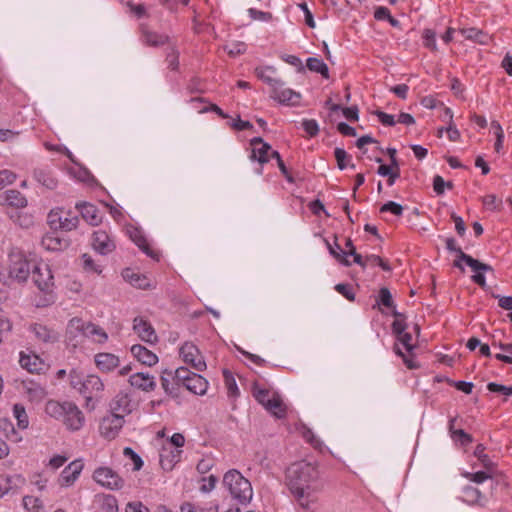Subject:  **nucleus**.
<instances>
[{
    "label": "nucleus",
    "mask_w": 512,
    "mask_h": 512,
    "mask_svg": "<svg viewBox=\"0 0 512 512\" xmlns=\"http://www.w3.org/2000/svg\"><path fill=\"white\" fill-rule=\"evenodd\" d=\"M286 484L298 504L310 509L323 489L317 463L306 460L292 463L286 470Z\"/></svg>",
    "instance_id": "1"
},
{
    "label": "nucleus",
    "mask_w": 512,
    "mask_h": 512,
    "mask_svg": "<svg viewBox=\"0 0 512 512\" xmlns=\"http://www.w3.org/2000/svg\"><path fill=\"white\" fill-rule=\"evenodd\" d=\"M30 274V264L25 253L19 248H11L8 252L7 261L0 263V282L6 286L24 284Z\"/></svg>",
    "instance_id": "2"
},
{
    "label": "nucleus",
    "mask_w": 512,
    "mask_h": 512,
    "mask_svg": "<svg viewBox=\"0 0 512 512\" xmlns=\"http://www.w3.org/2000/svg\"><path fill=\"white\" fill-rule=\"evenodd\" d=\"M255 75L270 86V97L282 104L295 105L299 103L300 93L285 87L284 81L277 77V70L273 66H259L255 68Z\"/></svg>",
    "instance_id": "3"
},
{
    "label": "nucleus",
    "mask_w": 512,
    "mask_h": 512,
    "mask_svg": "<svg viewBox=\"0 0 512 512\" xmlns=\"http://www.w3.org/2000/svg\"><path fill=\"white\" fill-rule=\"evenodd\" d=\"M70 385L85 398V406L91 410L95 405L93 399H97L104 391V383L97 375L91 374L82 377L76 370L69 374Z\"/></svg>",
    "instance_id": "4"
},
{
    "label": "nucleus",
    "mask_w": 512,
    "mask_h": 512,
    "mask_svg": "<svg viewBox=\"0 0 512 512\" xmlns=\"http://www.w3.org/2000/svg\"><path fill=\"white\" fill-rule=\"evenodd\" d=\"M223 484L239 503L247 504L252 499L251 483L238 470L232 469L226 472L223 477Z\"/></svg>",
    "instance_id": "5"
},
{
    "label": "nucleus",
    "mask_w": 512,
    "mask_h": 512,
    "mask_svg": "<svg viewBox=\"0 0 512 512\" xmlns=\"http://www.w3.org/2000/svg\"><path fill=\"white\" fill-rule=\"evenodd\" d=\"M78 333L91 339L94 343L104 344L108 341V334L99 325L74 317L67 325L68 340L72 342V338L76 337Z\"/></svg>",
    "instance_id": "6"
},
{
    "label": "nucleus",
    "mask_w": 512,
    "mask_h": 512,
    "mask_svg": "<svg viewBox=\"0 0 512 512\" xmlns=\"http://www.w3.org/2000/svg\"><path fill=\"white\" fill-rule=\"evenodd\" d=\"M175 377L187 390L196 394L204 395L208 388V381L201 375L191 372L187 368L180 367L175 370Z\"/></svg>",
    "instance_id": "7"
},
{
    "label": "nucleus",
    "mask_w": 512,
    "mask_h": 512,
    "mask_svg": "<svg viewBox=\"0 0 512 512\" xmlns=\"http://www.w3.org/2000/svg\"><path fill=\"white\" fill-rule=\"evenodd\" d=\"M48 223L52 229H60L64 231H71L75 229L79 223L76 215L63 208H56L48 214Z\"/></svg>",
    "instance_id": "8"
},
{
    "label": "nucleus",
    "mask_w": 512,
    "mask_h": 512,
    "mask_svg": "<svg viewBox=\"0 0 512 512\" xmlns=\"http://www.w3.org/2000/svg\"><path fill=\"white\" fill-rule=\"evenodd\" d=\"M93 479L110 490H119L124 486V480L109 467L97 468L93 473Z\"/></svg>",
    "instance_id": "9"
},
{
    "label": "nucleus",
    "mask_w": 512,
    "mask_h": 512,
    "mask_svg": "<svg viewBox=\"0 0 512 512\" xmlns=\"http://www.w3.org/2000/svg\"><path fill=\"white\" fill-rule=\"evenodd\" d=\"M33 281L40 291L50 294L54 286L52 271L48 264L40 263L32 270Z\"/></svg>",
    "instance_id": "10"
},
{
    "label": "nucleus",
    "mask_w": 512,
    "mask_h": 512,
    "mask_svg": "<svg viewBox=\"0 0 512 512\" xmlns=\"http://www.w3.org/2000/svg\"><path fill=\"white\" fill-rule=\"evenodd\" d=\"M33 339L43 345H53L59 340V333L52 327L42 323H33L29 326Z\"/></svg>",
    "instance_id": "11"
},
{
    "label": "nucleus",
    "mask_w": 512,
    "mask_h": 512,
    "mask_svg": "<svg viewBox=\"0 0 512 512\" xmlns=\"http://www.w3.org/2000/svg\"><path fill=\"white\" fill-rule=\"evenodd\" d=\"M61 421L68 430L78 431L84 426L85 416L74 402L69 401Z\"/></svg>",
    "instance_id": "12"
},
{
    "label": "nucleus",
    "mask_w": 512,
    "mask_h": 512,
    "mask_svg": "<svg viewBox=\"0 0 512 512\" xmlns=\"http://www.w3.org/2000/svg\"><path fill=\"white\" fill-rule=\"evenodd\" d=\"M180 355L183 361L190 364L195 370L203 371L206 369V363L201 356L200 351L193 343H184L180 348Z\"/></svg>",
    "instance_id": "13"
},
{
    "label": "nucleus",
    "mask_w": 512,
    "mask_h": 512,
    "mask_svg": "<svg viewBox=\"0 0 512 512\" xmlns=\"http://www.w3.org/2000/svg\"><path fill=\"white\" fill-rule=\"evenodd\" d=\"M446 248L451 251V252H455L457 253V255H459V259L460 260H464V262L473 270V271H478V270H483V271H492L493 268L492 266L488 265V264H485V263H482L480 262L479 260L477 259H474L473 257H471L470 255L464 253L462 251V249L457 246V243L455 241L454 238H448L446 240Z\"/></svg>",
    "instance_id": "14"
},
{
    "label": "nucleus",
    "mask_w": 512,
    "mask_h": 512,
    "mask_svg": "<svg viewBox=\"0 0 512 512\" xmlns=\"http://www.w3.org/2000/svg\"><path fill=\"white\" fill-rule=\"evenodd\" d=\"M84 468V463L81 459H76L69 463L61 472L58 478V484L61 487H70L72 486L76 480L79 478L82 470Z\"/></svg>",
    "instance_id": "15"
},
{
    "label": "nucleus",
    "mask_w": 512,
    "mask_h": 512,
    "mask_svg": "<svg viewBox=\"0 0 512 512\" xmlns=\"http://www.w3.org/2000/svg\"><path fill=\"white\" fill-rule=\"evenodd\" d=\"M91 245L101 255H107L116 248L114 240L105 230H97L93 233Z\"/></svg>",
    "instance_id": "16"
},
{
    "label": "nucleus",
    "mask_w": 512,
    "mask_h": 512,
    "mask_svg": "<svg viewBox=\"0 0 512 512\" xmlns=\"http://www.w3.org/2000/svg\"><path fill=\"white\" fill-rule=\"evenodd\" d=\"M21 391L22 393L29 399V401L34 403H39L45 399L47 396V391L45 386L40 383L32 380L25 379L21 381Z\"/></svg>",
    "instance_id": "17"
},
{
    "label": "nucleus",
    "mask_w": 512,
    "mask_h": 512,
    "mask_svg": "<svg viewBox=\"0 0 512 512\" xmlns=\"http://www.w3.org/2000/svg\"><path fill=\"white\" fill-rule=\"evenodd\" d=\"M133 330L138 337L147 343L154 344L158 341V336L151 323L143 317H135L133 320Z\"/></svg>",
    "instance_id": "18"
},
{
    "label": "nucleus",
    "mask_w": 512,
    "mask_h": 512,
    "mask_svg": "<svg viewBox=\"0 0 512 512\" xmlns=\"http://www.w3.org/2000/svg\"><path fill=\"white\" fill-rule=\"evenodd\" d=\"M124 423V419L111 413L104 417L100 423V434L106 439H114L119 433Z\"/></svg>",
    "instance_id": "19"
},
{
    "label": "nucleus",
    "mask_w": 512,
    "mask_h": 512,
    "mask_svg": "<svg viewBox=\"0 0 512 512\" xmlns=\"http://www.w3.org/2000/svg\"><path fill=\"white\" fill-rule=\"evenodd\" d=\"M252 147L250 159L257 161L261 166L269 162V152L271 146L266 143L261 137H254L250 140Z\"/></svg>",
    "instance_id": "20"
},
{
    "label": "nucleus",
    "mask_w": 512,
    "mask_h": 512,
    "mask_svg": "<svg viewBox=\"0 0 512 512\" xmlns=\"http://www.w3.org/2000/svg\"><path fill=\"white\" fill-rule=\"evenodd\" d=\"M111 413L122 417L128 415L132 411V404L130 396L127 392H118L110 402Z\"/></svg>",
    "instance_id": "21"
},
{
    "label": "nucleus",
    "mask_w": 512,
    "mask_h": 512,
    "mask_svg": "<svg viewBox=\"0 0 512 512\" xmlns=\"http://www.w3.org/2000/svg\"><path fill=\"white\" fill-rule=\"evenodd\" d=\"M19 363L23 369L30 373H40L45 369V362L34 353H20Z\"/></svg>",
    "instance_id": "22"
},
{
    "label": "nucleus",
    "mask_w": 512,
    "mask_h": 512,
    "mask_svg": "<svg viewBox=\"0 0 512 512\" xmlns=\"http://www.w3.org/2000/svg\"><path fill=\"white\" fill-rule=\"evenodd\" d=\"M94 362L101 372L108 373L119 366L120 359L115 354L101 352L94 356Z\"/></svg>",
    "instance_id": "23"
},
{
    "label": "nucleus",
    "mask_w": 512,
    "mask_h": 512,
    "mask_svg": "<svg viewBox=\"0 0 512 512\" xmlns=\"http://www.w3.org/2000/svg\"><path fill=\"white\" fill-rule=\"evenodd\" d=\"M129 236L131 240L149 257L154 260H159L160 254L158 251L153 250L143 232L138 228H132L129 230Z\"/></svg>",
    "instance_id": "24"
},
{
    "label": "nucleus",
    "mask_w": 512,
    "mask_h": 512,
    "mask_svg": "<svg viewBox=\"0 0 512 512\" xmlns=\"http://www.w3.org/2000/svg\"><path fill=\"white\" fill-rule=\"evenodd\" d=\"M181 454V449L164 446L160 452V465L162 469L165 471H171L181 460Z\"/></svg>",
    "instance_id": "25"
},
{
    "label": "nucleus",
    "mask_w": 512,
    "mask_h": 512,
    "mask_svg": "<svg viewBox=\"0 0 512 512\" xmlns=\"http://www.w3.org/2000/svg\"><path fill=\"white\" fill-rule=\"evenodd\" d=\"M129 383L132 387L145 392H151L156 387L155 379L149 373H134L129 377Z\"/></svg>",
    "instance_id": "26"
},
{
    "label": "nucleus",
    "mask_w": 512,
    "mask_h": 512,
    "mask_svg": "<svg viewBox=\"0 0 512 512\" xmlns=\"http://www.w3.org/2000/svg\"><path fill=\"white\" fill-rule=\"evenodd\" d=\"M76 208L80 211L82 218L92 226H97L102 222V215L99 209L91 203H78Z\"/></svg>",
    "instance_id": "27"
},
{
    "label": "nucleus",
    "mask_w": 512,
    "mask_h": 512,
    "mask_svg": "<svg viewBox=\"0 0 512 512\" xmlns=\"http://www.w3.org/2000/svg\"><path fill=\"white\" fill-rule=\"evenodd\" d=\"M141 40L144 44L152 47H159L170 43L168 35L151 31L145 26H141Z\"/></svg>",
    "instance_id": "28"
},
{
    "label": "nucleus",
    "mask_w": 512,
    "mask_h": 512,
    "mask_svg": "<svg viewBox=\"0 0 512 512\" xmlns=\"http://www.w3.org/2000/svg\"><path fill=\"white\" fill-rule=\"evenodd\" d=\"M130 351L135 359L146 366L151 367L158 362L157 355L140 344L133 345Z\"/></svg>",
    "instance_id": "29"
},
{
    "label": "nucleus",
    "mask_w": 512,
    "mask_h": 512,
    "mask_svg": "<svg viewBox=\"0 0 512 512\" xmlns=\"http://www.w3.org/2000/svg\"><path fill=\"white\" fill-rule=\"evenodd\" d=\"M123 278L129 282L132 286L140 289H147L150 287L149 279L133 269L127 268L122 272Z\"/></svg>",
    "instance_id": "30"
},
{
    "label": "nucleus",
    "mask_w": 512,
    "mask_h": 512,
    "mask_svg": "<svg viewBox=\"0 0 512 512\" xmlns=\"http://www.w3.org/2000/svg\"><path fill=\"white\" fill-rule=\"evenodd\" d=\"M69 243L53 233L46 234L41 240V246L47 251H61L67 248Z\"/></svg>",
    "instance_id": "31"
},
{
    "label": "nucleus",
    "mask_w": 512,
    "mask_h": 512,
    "mask_svg": "<svg viewBox=\"0 0 512 512\" xmlns=\"http://www.w3.org/2000/svg\"><path fill=\"white\" fill-rule=\"evenodd\" d=\"M3 204L15 208H24L27 205L26 198L18 190H7L0 196Z\"/></svg>",
    "instance_id": "32"
},
{
    "label": "nucleus",
    "mask_w": 512,
    "mask_h": 512,
    "mask_svg": "<svg viewBox=\"0 0 512 512\" xmlns=\"http://www.w3.org/2000/svg\"><path fill=\"white\" fill-rule=\"evenodd\" d=\"M265 408L277 418H284L286 415V405L276 392L272 393L271 399Z\"/></svg>",
    "instance_id": "33"
},
{
    "label": "nucleus",
    "mask_w": 512,
    "mask_h": 512,
    "mask_svg": "<svg viewBox=\"0 0 512 512\" xmlns=\"http://www.w3.org/2000/svg\"><path fill=\"white\" fill-rule=\"evenodd\" d=\"M67 404H69V401L49 400L45 404V413L56 420H62Z\"/></svg>",
    "instance_id": "34"
},
{
    "label": "nucleus",
    "mask_w": 512,
    "mask_h": 512,
    "mask_svg": "<svg viewBox=\"0 0 512 512\" xmlns=\"http://www.w3.org/2000/svg\"><path fill=\"white\" fill-rule=\"evenodd\" d=\"M161 385L164 391L169 394L176 396L177 395V379L175 377V373L173 374L171 371L165 370L161 375Z\"/></svg>",
    "instance_id": "35"
},
{
    "label": "nucleus",
    "mask_w": 512,
    "mask_h": 512,
    "mask_svg": "<svg viewBox=\"0 0 512 512\" xmlns=\"http://www.w3.org/2000/svg\"><path fill=\"white\" fill-rule=\"evenodd\" d=\"M35 179L48 189H54L57 186V179L50 171L37 169L34 171Z\"/></svg>",
    "instance_id": "36"
},
{
    "label": "nucleus",
    "mask_w": 512,
    "mask_h": 512,
    "mask_svg": "<svg viewBox=\"0 0 512 512\" xmlns=\"http://www.w3.org/2000/svg\"><path fill=\"white\" fill-rule=\"evenodd\" d=\"M483 495L478 488L466 486L463 488V501L470 504H482Z\"/></svg>",
    "instance_id": "37"
},
{
    "label": "nucleus",
    "mask_w": 512,
    "mask_h": 512,
    "mask_svg": "<svg viewBox=\"0 0 512 512\" xmlns=\"http://www.w3.org/2000/svg\"><path fill=\"white\" fill-rule=\"evenodd\" d=\"M0 429L9 441L17 443L22 440V436L16 431L13 423L8 419H2L0 421Z\"/></svg>",
    "instance_id": "38"
},
{
    "label": "nucleus",
    "mask_w": 512,
    "mask_h": 512,
    "mask_svg": "<svg viewBox=\"0 0 512 512\" xmlns=\"http://www.w3.org/2000/svg\"><path fill=\"white\" fill-rule=\"evenodd\" d=\"M307 68L310 71L316 72L321 74L323 77L328 78L329 77V70L326 63L318 58L310 57L307 59L306 63Z\"/></svg>",
    "instance_id": "39"
},
{
    "label": "nucleus",
    "mask_w": 512,
    "mask_h": 512,
    "mask_svg": "<svg viewBox=\"0 0 512 512\" xmlns=\"http://www.w3.org/2000/svg\"><path fill=\"white\" fill-rule=\"evenodd\" d=\"M474 455L478 458L483 467L489 471H494L495 463L485 454V446L478 444L474 450Z\"/></svg>",
    "instance_id": "40"
},
{
    "label": "nucleus",
    "mask_w": 512,
    "mask_h": 512,
    "mask_svg": "<svg viewBox=\"0 0 512 512\" xmlns=\"http://www.w3.org/2000/svg\"><path fill=\"white\" fill-rule=\"evenodd\" d=\"M454 422H455V419H451L450 420L449 430H450V433H451V437L455 441H459L461 443V445H463V446H466V445L470 444L473 441L472 436L469 435L468 433H466L462 429L454 430L453 429Z\"/></svg>",
    "instance_id": "41"
},
{
    "label": "nucleus",
    "mask_w": 512,
    "mask_h": 512,
    "mask_svg": "<svg viewBox=\"0 0 512 512\" xmlns=\"http://www.w3.org/2000/svg\"><path fill=\"white\" fill-rule=\"evenodd\" d=\"M13 414L17 420L18 427L22 430L26 429L29 425V420L24 406L15 404L13 407Z\"/></svg>",
    "instance_id": "42"
},
{
    "label": "nucleus",
    "mask_w": 512,
    "mask_h": 512,
    "mask_svg": "<svg viewBox=\"0 0 512 512\" xmlns=\"http://www.w3.org/2000/svg\"><path fill=\"white\" fill-rule=\"evenodd\" d=\"M493 471H489L486 469V471H478L475 473L471 472H465L463 476L477 484L483 483L485 480L492 478Z\"/></svg>",
    "instance_id": "43"
},
{
    "label": "nucleus",
    "mask_w": 512,
    "mask_h": 512,
    "mask_svg": "<svg viewBox=\"0 0 512 512\" xmlns=\"http://www.w3.org/2000/svg\"><path fill=\"white\" fill-rule=\"evenodd\" d=\"M166 62L168 68L171 70H177L179 66V52L174 45L169 46L166 54Z\"/></svg>",
    "instance_id": "44"
},
{
    "label": "nucleus",
    "mask_w": 512,
    "mask_h": 512,
    "mask_svg": "<svg viewBox=\"0 0 512 512\" xmlns=\"http://www.w3.org/2000/svg\"><path fill=\"white\" fill-rule=\"evenodd\" d=\"M225 386L229 396L235 397L239 394V390L233 375L227 371H223Z\"/></svg>",
    "instance_id": "45"
},
{
    "label": "nucleus",
    "mask_w": 512,
    "mask_h": 512,
    "mask_svg": "<svg viewBox=\"0 0 512 512\" xmlns=\"http://www.w3.org/2000/svg\"><path fill=\"white\" fill-rule=\"evenodd\" d=\"M4 479L7 480V486L11 492H14L21 488L25 479L20 474L4 475Z\"/></svg>",
    "instance_id": "46"
},
{
    "label": "nucleus",
    "mask_w": 512,
    "mask_h": 512,
    "mask_svg": "<svg viewBox=\"0 0 512 512\" xmlns=\"http://www.w3.org/2000/svg\"><path fill=\"white\" fill-rule=\"evenodd\" d=\"M83 262V268L87 272H93L96 274H101L102 268L100 265H97L95 261L93 260L92 256L85 253L81 257Z\"/></svg>",
    "instance_id": "47"
},
{
    "label": "nucleus",
    "mask_w": 512,
    "mask_h": 512,
    "mask_svg": "<svg viewBox=\"0 0 512 512\" xmlns=\"http://www.w3.org/2000/svg\"><path fill=\"white\" fill-rule=\"evenodd\" d=\"M482 203L487 210L498 211L501 209L502 201L494 194H489L483 197Z\"/></svg>",
    "instance_id": "48"
},
{
    "label": "nucleus",
    "mask_w": 512,
    "mask_h": 512,
    "mask_svg": "<svg viewBox=\"0 0 512 512\" xmlns=\"http://www.w3.org/2000/svg\"><path fill=\"white\" fill-rule=\"evenodd\" d=\"M367 266H379L384 271L391 270V266L388 264V262L384 261L381 257L373 254L365 256V267Z\"/></svg>",
    "instance_id": "49"
},
{
    "label": "nucleus",
    "mask_w": 512,
    "mask_h": 512,
    "mask_svg": "<svg viewBox=\"0 0 512 512\" xmlns=\"http://www.w3.org/2000/svg\"><path fill=\"white\" fill-rule=\"evenodd\" d=\"M334 156L337 161V166L340 170L345 169L348 165L346 161L351 160V156L343 148L340 147L335 148Z\"/></svg>",
    "instance_id": "50"
},
{
    "label": "nucleus",
    "mask_w": 512,
    "mask_h": 512,
    "mask_svg": "<svg viewBox=\"0 0 512 512\" xmlns=\"http://www.w3.org/2000/svg\"><path fill=\"white\" fill-rule=\"evenodd\" d=\"M23 506L28 512H40L41 501L34 496L23 497Z\"/></svg>",
    "instance_id": "51"
},
{
    "label": "nucleus",
    "mask_w": 512,
    "mask_h": 512,
    "mask_svg": "<svg viewBox=\"0 0 512 512\" xmlns=\"http://www.w3.org/2000/svg\"><path fill=\"white\" fill-rule=\"evenodd\" d=\"M394 316H395V320L392 323V330L396 335H398V334H401L402 332L406 331L407 324L405 322V318H404L403 314H401L397 311H394Z\"/></svg>",
    "instance_id": "52"
},
{
    "label": "nucleus",
    "mask_w": 512,
    "mask_h": 512,
    "mask_svg": "<svg viewBox=\"0 0 512 512\" xmlns=\"http://www.w3.org/2000/svg\"><path fill=\"white\" fill-rule=\"evenodd\" d=\"M124 456L130 458L133 462V470L139 471L143 467V460L141 457L130 447H125L123 450Z\"/></svg>",
    "instance_id": "53"
},
{
    "label": "nucleus",
    "mask_w": 512,
    "mask_h": 512,
    "mask_svg": "<svg viewBox=\"0 0 512 512\" xmlns=\"http://www.w3.org/2000/svg\"><path fill=\"white\" fill-rule=\"evenodd\" d=\"M460 32L466 39H471L478 41L480 43H484L483 38L485 37V34L481 30H478L476 28H466L461 29Z\"/></svg>",
    "instance_id": "54"
},
{
    "label": "nucleus",
    "mask_w": 512,
    "mask_h": 512,
    "mask_svg": "<svg viewBox=\"0 0 512 512\" xmlns=\"http://www.w3.org/2000/svg\"><path fill=\"white\" fill-rule=\"evenodd\" d=\"M403 210V206L394 201H388L380 208L381 213L390 212L395 216H401L403 214Z\"/></svg>",
    "instance_id": "55"
},
{
    "label": "nucleus",
    "mask_w": 512,
    "mask_h": 512,
    "mask_svg": "<svg viewBox=\"0 0 512 512\" xmlns=\"http://www.w3.org/2000/svg\"><path fill=\"white\" fill-rule=\"evenodd\" d=\"M272 393L273 392H270L269 390L267 389H262V388H255L254 389V392H253V395L255 397V399L261 404L263 405L264 407H266V405L269 403L270 399H271V396H272Z\"/></svg>",
    "instance_id": "56"
},
{
    "label": "nucleus",
    "mask_w": 512,
    "mask_h": 512,
    "mask_svg": "<svg viewBox=\"0 0 512 512\" xmlns=\"http://www.w3.org/2000/svg\"><path fill=\"white\" fill-rule=\"evenodd\" d=\"M423 44L425 47L435 51L436 46V33L431 29H425L423 32Z\"/></svg>",
    "instance_id": "57"
},
{
    "label": "nucleus",
    "mask_w": 512,
    "mask_h": 512,
    "mask_svg": "<svg viewBox=\"0 0 512 512\" xmlns=\"http://www.w3.org/2000/svg\"><path fill=\"white\" fill-rule=\"evenodd\" d=\"M302 127L304 131L310 136L314 137L319 132V126L316 120L314 119H305L302 122Z\"/></svg>",
    "instance_id": "58"
},
{
    "label": "nucleus",
    "mask_w": 512,
    "mask_h": 512,
    "mask_svg": "<svg viewBox=\"0 0 512 512\" xmlns=\"http://www.w3.org/2000/svg\"><path fill=\"white\" fill-rule=\"evenodd\" d=\"M335 290L340 293L341 295H343L346 299H348L349 301H353L354 298H355V294L353 292V288L351 285L349 284H345V283H339L335 286Z\"/></svg>",
    "instance_id": "59"
},
{
    "label": "nucleus",
    "mask_w": 512,
    "mask_h": 512,
    "mask_svg": "<svg viewBox=\"0 0 512 512\" xmlns=\"http://www.w3.org/2000/svg\"><path fill=\"white\" fill-rule=\"evenodd\" d=\"M379 302L387 308L393 307L392 295L388 288L383 287L380 289Z\"/></svg>",
    "instance_id": "60"
},
{
    "label": "nucleus",
    "mask_w": 512,
    "mask_h": 512,
    "mask_svg": "<svg viewBox=\"0 0 512 512\" xmlns=\"http://www.w3.org/2000/svg\"><path fill=\"white\" fill-rule=\"evenodd\" d=\"M102 508L105 510V512H117L118 505L116 498L112 495L105 496L103 498Z\"/></svg>",
    "instance_id": "61"
},
{
    "label": "nucleus",
    "mask_w": 512,
    "mask_h": 512,
    "mask_svg": "<svg viewBox=\"0 0 512 512\" xmlns=\"http://www.w3.org/2000/svg\"><path fill=\"white\" fill-rule=\"evenodd\" d=\"M398 341L404 346V348L411 352L414 349V344L412 343V335L408 332H402L401 334L396 335Z\"/></svg>",
    "instance_id": "62"
},
{
    "label": "nucleus",
    "mask_w": 512,
    "mask_h": 512,
    "mask_svg": "<svg viewBox=\"0 0 512 512\" xmlns=\"http://www.w3.org/2000/svg\"><path fill=\"white\" fill-rule=\"evenodd\" d=\"M227 53L231 56L243 54L246 51V45L243 42H236L225 47Z\"/></svg>",
    "instance_id": "63"
},
{
    "label": "nucleus",
    "mask_w": 512,
    "mask_h": 512,
    "mask_svg": "<svg viewBox=\"0 0 512 512\" xmlns=\"http://www.w3.org/2000/svg\"><path fill=\"white\" fill-rule=\"evenodd\" d=\"M216 482H217V477L214 475H210L207 478L204 477L202 479V485L200 486V491H202L204 493L211 492L215 488Z\"/></svg>",
    "instance_id": "64"
}]
</instances>
